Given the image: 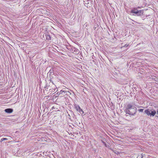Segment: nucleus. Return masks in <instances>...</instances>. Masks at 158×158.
Returning a JSON list of instances; mask_svg holds the SVG:
<instances>
[{
	"label": "nucleus",
	"instance_id": "nucleus-1",
	"mask_svg": "<svg viewBox=\"0 0 158 158\" xmlns=\"http://www.w3.org/2000/svg\"><path fill=\"white\" fill-rule=\"evenodd\" d=\"M144 112L146 113L148 115L150 116H154L156 113V110L152 109H148L147 110H146L144 111Z\"/></svg>",
	"mask_w": 158,
	"mask_h": 158
},
{
	"label": "nucleus",
	"instance_id": "nucleus-2",
	"mask_svg": "<svg viewBox=\"0 0 158 158\" xmlns=\"http://www.w3.org/2000/svg\"><path fill=\"white\" fill-rule=\"evenodd\" d=\"M131 13L136 14L138 16H140L143 15V10H138L136 8H134L131 10Z\"/></svg>",
	"mask_w": 158,
	"mask_h": 158
},
{
	"label": "nucleus",
	"instance_id": "nucleus-3",
	"mask_svg": "<svg viewBox=\"0 0 158 158\" xmlns=\"http://www.w3.org/2000/svg\"><path fill=\"white\" fill-rule=\"evenodd\" d=\"M136 108H134L132 109L129 110H126V112L127 114H128L130 115H133L136 112Z\"/></svg>",
	"mask_w": 158,
	"mask_h": 158
},
{
	"label": "nucleus",
	"instance_id": "nucleus-4",
	"mask_svg": "<svg viewBox=\"0 0 158 158\" xmlns=\"http://www.w3.org/2000/svg\"><path fill=\"white\" fill-rule=\"evenodd\" d=\"M84 2V4L85 6L87 7H90L91 5V3L90 0H85V1H83Z\"/></svg>",
	"mask_w": 158,
	"mask_h": 158
},
{
	"label": "nucleus",
	"instance_id": "nucleus-5",
	"mask_svg": "<svg viewBox=\"0 0 158 158\" xmlns=\"http://www.w3.org/2000/svg\"><path fill=\"white\" fill-rule=\"evenodd\" d=\"M134 108H135V107L134 105L129 104L127 105V109L126 110H130V109H132Z\"/></svg>",
	"mask_w": 158,
	"mask_h": 158
},
{
	"label": "nucleus",
	"instance_id": "nucleus-6",
	"mask_svg": "<svg viewBox=\"0 0 158 158\" xmlns=\"http://www.w3.org/2000/svg\"><path fill=\"white\" fill-rule=\"evenodd\" d=\"M5 111L8 113H10L13 112V110L11 108H8L5 110Z\"/></svg>",
	"mask_w": 158,
	"mask_h": 158
},
{
	"label": "nucleus",
	"instance_id": "nucleus-7",
	"mask_svg": "<svg viewBox=\"0 0 158 158\" xmlns=\"http://www.w3.org/2000/svg\"><path fill=\"white\" fill-rule=\"evenodd\" d=\"M9 139H8V138H2V139H1V142H2L4 140H8V139H10V137H9Z\"/></svg>",
	"mask_w": 158,
	"mask_h": 158
},
{
	"label": "nucleus",
	"instance_id": "nucleus-8",
	"mask_svg": "<svg viewBox=\"0 0 158 158\" xmlns=\"http://www.w3.org/2000/svg\"><path fill=\"white\" fill-rule=\"evenodd\" d=\"M80 113L82 114L84 113L83 111L80 108Z\"/></svg>",
	"mask_w": 158,
	"mask_h": 158
},
{
	"label": "nucleus",
	"instance_id": "nucleus-9",
	"mask_svg": "<svg viewBox=\"0 0 158 158\" xmlns=\"http://www.w3.org/2000/svg\"><path fill=\"white\" fill-rule=\"evenodd\" d=\"M63 93H65V92L64 90H60V94H61L63 95L64 94H63Z\"/></svg>",
	"mask_w": 158,
	"mask_h": 158
},
{
	"label": "nucleus",
	"instance_id": "nucleus-10",
	"mask_svg": "<svg viewBox=\"0 0 158 158\" xmlns=\"http://www.w3.org/2000/svg\"><path fill=\"white\" fill-rule=\"evenodd\" d=\"M138 110L139 112H142L143 111V109H138Z\"/></svg>",
	"mask_w": 158,
	"mask_h": 158
},
{
	"label": "nucleus",
	"instance_id": "nucleus-11",
	"mask_svg": "<svg viewBox=\"0 0 158 158\" xmlns=\"http://www.w3.org/2000/svg\"><path fill=\"white\" fill-rule=\"evenodd\" d=\"M75 108L78 111V110L79 109V106H76Z\"/></svg>",
	"mask_w": 158,
	"mask_h": 158
},
{
	"label": "nucleus",
	"instance_id": "nucleus-12",
	"mask_svg": "<svg viewBox=\"0 0 158 158\" xmlns=\"http://www.w3.org/2000/svg\"><path fill=\"white\" fill-rule=\"evenodd\" d=\"M127 46H128V45H127V44H126L125 45V47H127Z\"/></svg>",
	"mask_w": 158,
	"mask_h": 158
},
{
	"label": "nucleus",
	"instance_id": "nucleus-13",
	"mask_svg": "<svg viewBox=\"0 0 158 158\" xmlns=\"http://www.w3.org/2000/svg\"><path fill=\"white\" fill-rule=\"evenodd\" d=\"M137 8H140V7L139 6V7H137Z\"/></svg>",
	"mask_w": 158,
	"mask_h": 158
},
{
	"label": "nucleus",
	"instance_id": "nucleus-14",
	"mask_svg": "<svg viewBox=\"0 0 158 158\" xmlns=\"http://www.w3.org/2000/svg\"><path fill=\"white\" fill-rule=\"evenodd\" d=\"M114 152V153H116V151H115V152Z\"/></svg>",
	"mask_w": 158,
	"mask_h": 158
},
{
	"label": "nucleus",
	"instance_id": "nucleus-15",
	"mask_svg": "<svg viewBox=\"0 0 158 158\" xmlns=\"http://www.w3.org/2000/svg\"><path fill=\"white\" fill-rule=\"evenodd\" d=\"M49 39H48V40H49V39L50 38V37L49 36Z\"/></svg>",
	"mask_w": 158,
	"mask_h": 158
},
{
	"label": "nucleus",
	"instance_id": "nucleus-16",
	"mask_svg": "<svg viewBox=\"0 0 158 158\" xmlns=\"http://www.w3.org/2000/svg\"><path fill=\"white\" fill-rule=\"evenodd\" d=\"M157 114H158V110L157 111Z\"/></svg>",
	"mask_w": 158,
	"mask_h": 158
}]
</instances>
